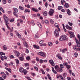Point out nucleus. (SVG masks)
Instances as JSON below:
<instances>
[{
    "mask_svg": "<svg viewBox=\"0 0 80 80\" xmlns=\"http://www.w3.org/2000/svg\"><path fill=\"white\" fill-rule=\"evenodd\" d=\"M55 69L58 72H61L63 71L62 68H60L59 66L58 65H56L55 66Z\"/></svg>",
    "mask_w": 80,
    "mask_h": 80,
    "instance_id": "obj_1",
    "label": "nucleus"
},
{
    "mask_svg": "<svg viewBox=\"0 0 80 80\" xmlns=\"http://www.w3.org/2000/svg\"><path fill=\"white\" fill-rule=\"evenodd\" d=\"M54 35L56 37H59V32L58 31V30L56 29L54 32Z\"/></svg>",
    "mask_w": 80,
    "mask_h": 80,
    "instance_id": "obj_2",
    "label": "nucleus"
},
{
    "mask_svg": "<svg viewBox=\"0 0 80 80\" xmlns=\"http://www.w3.org/2000/svg\"><path fill=\"white\" fill-rule=\"evenodd\" d=\"M13 9L14 11L13 12V14L15 16L18 17V16H17V13L18 12V9L16 8H14Z\"/></svg>",
    "mask_w": 80,
    "mask_h": 80,
    "instance_id": "obj_3",
    "label": "nucleus"
},
{
    "mask_svg": "<svg viewBox=\"0 0 80 80\" xmlns=\"http://www.w3.org/2000/svg\"><path fill=\"white\" fill-rule=\"evenodd\" d=\"M54 13V10L51 9L49 12V14L50 16H53V14Z\"/></svg>",
    "mask_w": 80,
    "mask_h": 80,
    "instance_id": "obj_4",
    "label": "nucleus"
},
{
    "mask_svg": "<svg viewBox=\"0 0 80 80\" xmlns=\"http://www.w3.org/2000/svg\"><path fill=\"white\" fill-rule=\"evenodd\" d=\"M3 17L4 21H5V22L6 23H7L8 24H9V23H8L9 20L8 18H7V16L5 15L3 16Z\"/></svg>",
    "mask_w": 80,
    "mask_h": 80,
    "instance_id": "obj_5",
    "label": "nucleus"
},
{
    "mask_svg": "<svg viewBox=\"0 0 80 80\" xmlns=\"http://www.w3.org/2000/svg\"><path fill=\"white\" fill-rule=\"evenodd\" d=\"M3 17L4 21H5V22L6 23H7L8 24H9V23H8L9 20L8 18H7V16L5 15L3 16Z\"/></svg>",
    "mask_w": 80,
    "mask_h": 80,
    "instance_id": "obj_6",
    "label": "nucleus"
},
{
    "mask_svg": "<svg viewBox=\"0 0 80 80\" xmlns=\"http://www.w3.org/2000/svg\"><path fill=\"white\" fill-rule=\"evenodd\" d=\"M49 62L50 63V64L53 67L54 65H55V63H54V62H53V61L51 59L49 60Z\"/></svg>",
    "mask_w": 80,
    "mask_h": 80,
    "instance_id": "obj_7",
    "label": "nucleus"
},
{
    "mask_svg": "<svg viewBox=\"0 0 80 80\" xmlns=\"http://www.w3.org/2000/svg\"><path fill=\"white\" fill-rule=\"evenodd\" d=\"M0 58L2 61H4V60H7V57L6 56H3L2 55H1Z\"/></svg>",
    "mask_w": 80,
    "mask_h": 80,
    "instance_id": "obj_8",
    "label": "nucleus"
},
{
    "mask_svg": "<svg viewBox=\"0 0 80 80\" xmlns=\"http://www.w3.org/2000/svg\"><path fill=\"white\" fill-rule=\"evenodd\" d=\"M38 55H40L41 56H42V57H45L46 56L44 53H43L42 52H39L38 53Z\"/></svg>",
    "mask_w": 80,
    "mask_h": 80,
    "instance_id": "obj_9",
    "label": "nucleus"
},
{
    "mask_svg": "<svg viewBox=\"0 0 80 80\" xmlns=\"http://www.w3.org/2000/svg\"><path fill=\"white\" fill-rule=\"evenodd\" d=\"M62 36L63 39V40H68V38L65 35H62Z\"/></svg>",
    "mask_w": 80,
    "mask_h": 80,
    "instance_id": "obj_10",
    "label": "nucleus"
},
{
    "mask_svg": "<svg viewBox=\"0 0 80 80\" xmlns=\"http://www.w3.org/2000/svg\"><path fill=\"white\" fill-rule=\"evenodd\" d=\"M42 13L43 14V15L44 16H47V15H48V13H47V12L45 11H43L42 12Z\"/></svg>",
    "mask_w": 80,
    "mask_h": 80,
    "instance_id": "obj_11",
    "label": "nucleus"
},
{
    "mask_svg": "<svg viewBox=\"0 0 80 80\" xmlns=\"http://www.w3.org/2000/svg\"><path fill=\"white\" fill-rule=\"evenodd\" d=\"M14 53L17 57H18L19 55H20V53L18 51H15L14 52Z\"/></svg>",
    "mask_w": 80,
    "mask_h": 80,
    "instance_id": "obj_12",
    "label": "nucleus"
},
{
    "mask_svg": "<svg viewBox=\"0 0 80 80\" xmlns=\"http://www.w3.org/2000/svg\"><path fill=\"white\" fill-rule=\"evenodd\" d=\"M55 26L56 27H57L58 28V31H60V28H59V26H58V25L57 23H56L55 24Z\"/></svg>",
    "mask_w": 80,
    "mask_h": 80,
    "instance_id": "obj_13",
    "label": "nucleus"
},
{
    "mask_svg": "<svg viewBox=\"0 0 80 80\" xmlns=\"http://www.w3.org/2000/svg\"><path fill=\"white\" fill-rule=\"evenodd\" d=\"M32 11H34V12H38V10L37 9H35V8H32Z\"/></svg>",
    "mask_w": 80,
    "mask_h": 80,
    "instance_id": "obj_14",
    "label": "nucleus"
},
{
    "mask_svg": "<svg viewBox=\"0 0 80 80\" xmlns=\"http://www.w3.org/2000/svg\"><path fill=\"white\" fill-rule=\"evenodd\" d=\"M37 25L40 28H42V25L41 24L40 22H38L37 23Z\"/></svg>",
    "mask_w": 80,
    "mask_h": 80,
    "instance_id": "obj_15",
    "label": "nucleus"
},
{
    "mask_svg": "<svg viewBox=\"0 0 80 80\" xmlns=\"http://www.w3.org/2000/svg\"><path fill=\"white\" fill-rule=\"evenodd\" d=\"M7 27L9 29H10V30L11 31L10 32H13V27H12L11 30V28L8 26H7Z\"/></svg>",
    "mask_w": 80,
    "mask_h": 80,
    "instance_id": "obj_16",
    "label": "nucleus"
},
{
    "mask_svg": "<svg viewBox=\"0 0 80 80\" xmlns=\"http://www.w3.org/2000/svg\"><path fill=\"white\" fill-rule=\"evenodd\" d=\"M71 13V12L70 10L69 9H68V10L67 11V13L68 14V15H71V14H70Z\"/></svg>",
    "mask_w": 80,
    "mask_h": 80,
    "instance_id": "obj_17",
    "label": "nucleus"
},
{
    "mask_svg": "<svg viewBox=\"0 0 80 80\" xmlns=\"http://www.w3.org/2000/svg\"><path fill=\"white\" fill-rule=\"evenodd\" d=\"M23 43H24V46H25L26 48H28V44H27V42H24Z\"/></svg>",
    "mask_w": 80,
    "mask_h": 80,
    "instance_id": "obj_18",
    "label": "nucleus"
},
{
    "mask_svg": "<svg viewBox=\"0 0 80 80\" xmlns=\"http://www.w3.org/2000/svg\"><path fill=\"white\" fill-rule=\"evenodd\" d=\"M50 22L51 24H54V21L52 19H49Z\"/></svg>",
    "mask_w": 80,
    "mask_h": 80,
    "instance_id": "obj_19",
    "label": "nucleus"
},
{
    "mask_svg": "<svg viewBox=\"0 0 80 80\" xmlns=\"http://www.w3.org/2000/svg\"><path fill=\"white\" fill-rule=\"evenodd\" d=\"M33 46L34 47V48H37V49H38L40 48L39 47V46H38L36 45H33Z\"/></svg>",
    "mask_w": 80,
    "mask_h": 80,
    "instance_id": "obj_20",
    "label": "nucleus"
},
{
    "mask_svg": "<svg viewBox=\"0 0 80 80\" xmlns=\"http://www.w3.org/2000/svg\"><path fill=\"white\" fill-rule=\"evenodd\" d=\"M2 78H3V80H5V79L7 78V75L6 74H5V75H2Z\"/></svg>",
    "mask_w": 80,
    "mask_h": 80,
    "instance_id": "obj_21",
    "label": "nucleus"
},
{
    "mask_svg": "<svg viewBox=\"0 0 80 80\" xmlns=\"http://www.w3.org/2000/svg\"><path fill=\"white\" fill-rule=\"evenodd\" d=\"M30 10H29L28 9H26L24 11L25 13H27V12H28V13H30Z\"/></svg>",
    "mask_w": 80,
    "mask_h": 80,
    "instance_id": "obj_22",
    "label": "nucleus"
},
{
    "mask_svg": "<svg viewBox=\"0 0 80 80\" xmlns=\"http://www.w3.org/2000/svg\"><path fill=\"white\" fill-rule=\"evenodd\" d=\"M5 69L8 71L9 72H10V73H11L12 70H11V69L10 68H5Z\"/></svg>",
    "mask_w": 80,
    "mask_h": 80,
    "instance_id": "obj_23",
    "label": "nucleus"
},
{
    "mask_svg": "<svg viewBox=\"0 0 80 80\" xmlns=\"http://www.w3.org/2000/svg\"><path fill=\"white\" fill-rule=\"evenodd\" d=\"M27 70H26V69H24V70L23 71V73H24V75H26V73H27Z\"/></svg>",
    "mask_w": 80,
    "mask_h": 80,
    "instance_id": "obj_24",
    "label": "nucleus"
},
{
    "mask_svg": "<svg viewBox=\"0 0 80 80\" xmlns=\"http://www.w3.org/2000/svg\"><path fill=\"white\" fill-rule=\"evenodd\" d=\"M67 48H65V49H63L62 50V53H64V52H67Z\"/></svg>",
    "mask_w": 80,
    "mask_h": 80,
    "instance_id": "obj_25",
    "label": "nucleus"
},
{
    "mask_svg": "<svg viewBox=\"0 0 80 80\" xmlns=\"http://www.w3.org/2000/svg\"><path fill=\"white\" fill-rule=\"evenodd\" d=\"M24 65L25 67H28V66H29V63H24Z\"/></svg>",
    "mask_w": 80,
    "mask_h": 80,
    "instance_id": "obj_26",
    "label": "nucleus"
},
{
    "mask_svg": "<svg viewBox=\"0 0 80 80\" xmlns=\"http://www.w3.org/2000/svg\"><path fill=\"white\" fill-rule=\"evenodd\" d=\"M64 7H66V8H68L69 7V5L67 3H66L64 5Z\"/></svg>",
    "mask_w": 80,
    "mask_h": 80,
    "instance_id": "obj_27",
    "label": "nucleus"
},
{
    "mask_svg": "<svg viewBox=\"0 0 80 80\" xmlns=\"http://www.w3.org/2000/svg\"><path fill=\"white\" fill-rule=\"evenodd\" d=\"M40 71H41V72H42V74H43V75H45V72L43 71V69H41L40 70Z\"/></svg>",
    "mask_w": 80,
    "mask_h": 80,
    "instance_id": "obj_28",
    "label": "nucleus"
},
{
    "mask_svg": "<svg viewBox=\"0 0 80 80\" xmlns=\"http://www.w3.org/2000/svg\"><path fill=\"white\" fill-rule=\"evenodd\" d=\"M3 48H4V50H6L7 49V46L5 45L3 46Z\"/></svg>",
    "mask_w": 80,
    "mask_h": 80,
    "instance_id": "obj_29",
    "label": "nucleus"
},
{
    "mask_svg": "<svg viewBox=\"0 0 80 80\" xmlns=\"http://www.w3.org/2000/svg\"><path fill=\"white\" fill-rule=\"evenodd\" d=\"M24 70H23V68L21 67H20V72H23Z\"/></svg>",
    "mask_w": 80,
    "mask_h": 80,
    "instance_id": "obj_30",
    "label": "nucleus"
},
{
    "mask_svg": "<svg viewBox=\"0 0 80 80\" xmlns=\"http://www.w3.org/2000/svg\"><path fill=\"white\" fill-rule=\"evenodd\" d=\"M73 49L75 50H77V47L76 45H74Z\"/></svg>",
    "mask_w": 80,
    "mask_h": 80,
    "instance_id": "obj_31",
    "label": "nucleus"
},
{
    "mask_svg": "<svg viewBox=\"0 0 80 80\" xmlns=\"http://www.w3.org/2000/svg\"><path fill=\"white\" fill-rule=\"evenodd\" d=\"M47 76L48 77V78H49V80H52V78L50 77V74H48Z\"/></svg>",
    "mask_w": 80,
    "mask_h": 80,
    "instance_id": "obj_32",
    "label": "nucleus"
},
{
    "mask_svg": "<svg viewBox=\"0 0 80 80\" xmlns=\"http://www.w3.org/2000/svg\"><path fill=\"white\" fill-rule=\"evenodd\" d=\"M35 38H38V37H39L38 34L37 33H36L35 35Z\"/></svg>",
    "mask_w": 80,
    "mask_h": 80,
    "instance_id": "obj_33",
    "label": "nucleus"
},
{
    "mask_svg": "<svg viewBox=\"0 0 80 80\" xmlns=\"http://www.w3.org/2000/svg\"><path fill=\"white\" fill-rule=\"evenodd\" d=\"M34 23V21H33V20H32L31 22V24H32V25L33 26V25H35V23Z\"/></svg>",
    "mask_w": 80,
    "mask_h": 80,
    "instance_id": "obj_34",
    "label": "nucleus"
},
{
    "mask_svg": "<svg viewBox=\"0 0 80 80\" xmlns=\"http://www.w3.org/2000/svg\"><path fill=\"white\" fill-rule=\"evenodd\" d=\"M63 3H65V1L64 0H61V3L62 5H63Z\"/></svg>",
    "mask_w": 80,
    "mask_h": 80,
    "instance_id": "obj_35",
    "label": "nucleus"
},
{
    "mask_svg": "<svg viewBox=\"0 0 80 80\" xmlns=\"http://www.w3.org/2000/svg\"><path fill=\"white\" fill-rule=\"evenodd\" d=\"M0 55H5V53L3 52H0Z\"/></svg>",
    "mask_w": 80,
    "mask_h": 80,
    "instance_id": "obj_36",
    "label": "nucleus"
},
{
    "mask_svg": "<svg viewBox=\"0 0 80 80\" xmlns=\"http://www.w3.org/2000/svg\"><path fill=\"white\" fill-rule=\"evenodd\" d=\"M59 40H60V41H63V38H62V36L60 37Z\"/></svg>",
    "mask_w": 80,
    "mask_h": 80,
    "instance_id": "obj_37",
    "label": "nucleus"
},
{
    "mask_svg": "<svg viewBox=\"0 0 80 80\" xmlns=\"http://www.w3.org/2000/svg\"><path fill=\"white\" fill-rule=\"evenodd\" d=\"M71 66L70 65H68V64L66 66V68L68 69H70V68Z\"/></svg>",
    "mask_w": 80,
    "mask_h": 80,
    "instance_id": "obj_38",
    "label": "nucleus"
},
{
    "mask_svg": "<svg viewBox=\"0 0 80 80\" xmlns=\"http://www.w3.org/2000/svg\"><path fill=\"white\" fill-rule=\"evenodd\" d=\"M24 58L23 57H20V61H23V60H24Z\"/></svg>",
    "mask_w": 80,
    "mask_h": 80,
    "instance_id": "obj_39",
    "label": "nucleus"
},
{
    "mask_svg": "<svg viewBox=\"0 0 80 80\" xmlns=\"http://www.w3.org/2000/svg\"><path fill=\"white\" fill-rule=\"evenodd\" d=\"M48 45H49V46L51 47V46H52L53 44H52V42H49L48 43Z\"/></svg>",
    "mask_w": 80,
    "mask_h": 80,
    "instance_id": "obj_40",
    "label": "nucleus"
},
{
    "mask_svg": "<svg viewBox=\"0 0 80 80\" xmlns=\"http://www.w3.org/2000/svg\"><path fill=\"white\" fill-rule=\"evenodd\" d=\"M45 24H49V22L48 21V20H46L45 21Z\"/></svg>",
    "mask_w": 80,
    "mask_h": 80,
    "instance_id": "obj_41",
    "label": "nucleus"
},
{
    "mask_svg": "<svg viewBox=\"0 0 80 80\" xmlns=\"http://www.w3.org/2000/svg\"><path fill=\"white\" fill-rule=\"evenodd\" d=\"M15 60L16 61V63H17V64H18V63H19V60H18V59H16Z\"/></svg>",
    "mask_w": 80,
    "mask_h": 80,
    "instance_id": "obj_42",
    "label": "nucleus"
},
{
    "mask_svg": "<svg viewBox=\"0 0 80 80\" xmlns=\"http://www.w3.org/2000/svg\"><path fill=\"white\" fill-rule=\"evenodd\" d=\"M63 65H64V66H66V67H67V66L68 65V63L67 62H64V63H63Z\"/></svg>",
    "mask_w": 80,
    "mask_h": 80,
    "instance_id": "obj_43",
    "label": "nucleus"
},
{
    "mask_svg": "<svg viewBox=\"0 0 80 80\" xmlns=\"http://www.w3.org/2000/svg\"><path fill=\"white\" fill-rule=\"evenodd\" d=\"M60 66L61 68H64V67H63V65L62 64H60Z\"/></svg>",
    "mask_w": 80,
    "mask_h": 80,
    "instance_id": "obj_44",
    "label": "nucleus"
},
{
    "mask_svg": "<svg viewBox=\"0 0 80 80\" xmlns=\"http://www.w3.org/2000/svg\"><path fill=\"white\" fill-rule=\"evenodd\" d=\"M16 35L17 36H18V38H20V34H19V33L18 32H17L16 33Z\"/></svg>",
    "mask_w": 80,
    "mask_h": 80,
    "instance_id": "obj_45",
    "label": "nucleus"
},
{
    "mask_svg": "<svg viewBox=\"0 0 80 80\" xmlns=\"http://www.w3.org/2000/svg\"><path fill=\"white\" fill-rule=\"evenodd\" d=\"M76 41L77 44H80V42H79V41H78V40H77V39H76Z\"/></svg>",
    "mask_w": 80,
    "mask_h": 80,
    "instance_id": "obj_46",
    "label": "nucleus"
},
{
    "mask_svg": "<svg viewBox=\"0 0 80 80\" xmlns=\"http://www.w3.org/2000/svg\"><path fill=\"white\" fill-rule=\"evenodd\" d=\"M63 8V7L62 6H58V9L59 10H61V9H62V8Z\"/></svg>",
    "mask_w": 80,
    "mask_h": 80,
    "instance_id": "obj_47",
    "label": "nucleus"
},
{
    "mask_svg": "<svg viewBox=\"0 0 80 80\" xmlns=\"http://www.w3.org/2000/svg\"><path fill=\"white\" fill-rule=\"evenodd\" d=\"M26 59L28 60H30V57L29 56H28L26 57Z\"/></svg>",
    "mask_w": 80,
    "mask_h": 80,
    "instance_id": "obj_48",
    "label": "nucleus"
},
{
    "mask_svg": "<svg viewBox=\"0 0 80 80\" xmlns=\"http://www.w3.org/2000/svg\"><path fill=\"white\" fill-rule=\"evenodd\" d=\"M2 2L4 4H6L7 1H6V0H2Z\"/></svg>",
    "mask_w": 80,
    "mask_h": 80,
    "instance_id": "obj_49",
    "label": "nucleus"
},
{
    "mask_svg": "<svg viewBox=\"0 0 80 80\" xmlns=\"http://www.w3.org/2000/svg\"><path fill=\"white\" fill-rule=\"evenodd\" d=\"M70 38L75 37V35L74 34L70 35Z\"/></svg>",
    "mask_w": 80,
    "mask_h": 80,
    "instance_id": "obj_50",
    "label": "nucleus"
},
{
    "mask_svg": "<svg viewBox=\"0 0 80 80\" xmlns=\"http://www.w3.org/2000/svg\"><path fill=\"white\" fill-rule=\"evenodd\" d=\"M68 23L69 25H70V26H72V25H73V23H72L70 22H68Z\"/></svg>",
    "mask_w": 80,
    "mask_h": 80,
    "instance_id": "obj_51",
    "label": "nucleus"
},
{
    "mask_svg": "<svg viewBox=\"0 0 80 80\" xmlns=\"http://www.w3.org/2000/svg\"><path fill=\"white\" fill-rule=\"evenodd\" d=\"M74 55L76 57H77L78 56V53L77 52H75L74 53Z\"/></svg>",
    "mask_w": 80,
    "mask_h": 80,
    "instance_id": "obj_52",
    "label": "nucleus"
},
{
    "mask_svg": "<svg viewBox=\"0 0 80 80\" xmlns=\"http://www.w3.org/2000/svg\"><path fill=\"white\" fill-rule=\"evenodd\" d=\"M5 73L7 75V76L8 77L9 76V73H8V72L7 71H6L5 72Z\"/></svg>",
    "mask_w": 80,
    "mask_h": 80,
    "instance_id": "obj_53",
    "label": "nucleus"
},
{
    "mask_svg": "<svg viewBox=\"0 0 80 80\" xmlns=\"http://www.w3.org/2000/svg\"><path fill=\"white\" fill-rule=\"evenodd\" d=\"M45 6L46 8H47V6H48V3H47V2H46Z\"/></svg>",
    "mask_w": 80,
    "mask_h": 80,
    "instance_id": "obj_54",
    "label": "nucleus"
},
{
    "mask_svg": "<svg viewBox=\"0 0 80 80\" xmlns=\"http://www.w3.org/2000/svg\"><path fill=\"white\" fill-rule=\"evenodd\" d=\"M52 72H53L54 73H55V74H57V71H56L55 70H54Z\"/></svg>",
    "mask_w": 80,
    "mask_h": 80,
    "instance_id": "obj_55",
    "label": "nucleus"
},
{
    "mask_svg": "<svg viewBox=\"0 0 80 80\" xmlns=\"http://www.w3.org/2000/svg\"><path fill=\"white\" fill-rule=\"evenodd\" d=\"M26 52L27 53H29V51H28V50L27 49H26Z\"/></svg>",
    "mask_w": 80,
    "mask_h": 80,
    "instance_id": "obj_56",
    "label": "nucleus"
},
{
    "mask_svg": "<svg viewBox=\"0 0 80 80\" xmlns=\"http://www.w3.org/2000/svg\"><path fill=\"white\" fill-rule=\"evenodd\" d=\"M39 63H43V60L40 59V61L39 62Z\"/></svg>",
    "mask_w": 80,
    "mask_h": 80,
    "instance_id": "obj_57",
    "label": "nucleus"
},
{
    "mask_svg": "<svg viewBox=\"0 0 80 80\" xmlns=\"http://www.w3.org/2000/svg\"><path fill=\"white\" fill-rule=\"evenodd\" d=\"M34 68L36 70V71H38V68L36 66H35Z\"/></svg>",
    "mask_w": 80,
    "mask_h": 80,
    "instance_id": "obj_58",
    "label": "nucleus"
},
{
    "mask_svg": "<svg viewBox=\"0 0 80 80\" xmlns=\"http://www.w3.org/2000/svg\"><path fill=\"white\" fill-rule=\"evenodd\" d=\"M43 43V41H42V40L40 41L39 42V43L40 44H42V43Z\"/></svg>",
    "mask_w": 80,
    "mask_h": 80,
    "instance_id": "obj_59",
    "label": "nucleus"
},
{
    "mask_svg": "<svg viewBox=\"0 0 80 80\" xmlns=\"http://www.w3.org/2000/svg\"><path fill=\"white\" fill-rule=\"evenodd\" d=\"M61 56V55H60V54H57V57H60Z\"/></svg>",
    "mask_w": 80,
    "mask_h": 80,
    "instance_id": "obj_60",
    "label": "nucleus"
},
{
    "mask_svg": "<svg viewBox=\"0 0 80 80\" xmlns=\"http://www.w3.org/2000/svg\"><path fill=\"white\" fill-rule=\"evenodd\" d=\"M67 79L68 80H72V79L71 78H70L69 77H68L67 78Z\"/></svg>",
    "mask_w": 80,
    "mask_h": 80,
    "instance_id": "obj_61",
    "label": "nucleus"
},
{
    "mask_svg": "<svg viewBox=\"0 0 80 80\" xmlns=\"http://www.w3.org/2000/svg\"><path fill=\"white\" fill-rule=\"evenodd\" d=\"M68 45L69 46H71L72 45V42H70L68 43Z\"/></svg>",
    "mask_w": 80,
    "mask_h": 80,
    "instance_id": "obj_62",
    "label": "nucleus"
},
{
    "mask_svg": "<svg viewBox=\"0 0 80 80\" xmlns=\"http://www.w3.org/2000/svg\"><path fill=\"white\" fill-rule=\"evenodd\" d=\"M14 21V19H12L10 21V22H13Z\"/></svg>",
    "mask_w": 80,
    "mask_h": 80,
    "instance_id": "obj_63",
    "label": "nucleus"
},
{
    "mask_svg": "<svg viewBox=\"0 0 80 80\" xmlns=\"http://www.w3.org/2000/svg\"><path fill=\"white\" fill-rule=\"evenodd\" d=\"M77 46L78 47V48H79V47H80V44H77Z\"/></svg>",
    "mask_w": 80,
    "mask_h": 80,
    "instance_id": "obj_64",
    "label": "nucleus"
}]
</instances>
